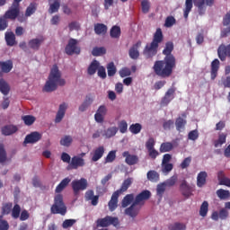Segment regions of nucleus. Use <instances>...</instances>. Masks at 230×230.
<instances>
[{
    "mask_svg": "<svg viewBox=\"0 0 230 230\" xmlns=\"http://www.w3.org/2000/svg\"><path fill=\"white\" fill-rule=\"evenodd\" d=\"M176 66L175 58H164L155 61L153 70L156 76H160V78H170L173 75V68Z\"/></svg>",
    "mask_w": 230,
    "mask_h": 230,
    "instance_id": "nucleus-1",
    "label": "nucleus"
},
{
    "mask_svg": "<svg viewBox=\"0 0 230 230\" xmlns=\"http://www.w3.org/2000/svg\"><path fill=\"white\" fill-rule=\"evenodd\" d=\"M58 85L61 87L66 85V80L62 78V73L58 70V66L53 65L49 79L43 87V91L44 93H53V91H57Z\"/></svg>",
    "mask_w": 230,
    "mask_h": 230,
    "instance_id": "nucleus-2",
    "label": "nucleus"
},
{
    "mask_svg": "<svg viewBox=\"0 0 230 230\" xmlns=\"http://www.w3.org/2000/svg\"><path fill=\"white\" fill-rule=\"evenodd\" d=\"M163 31L161 28L156 29L152 42L148 45H146L144 49V55H146L147 57H154L155 55H157V49L159 48V44L163 42Z\"/></svg>",
    "mask_w": 230,
    "mask_h": 230,
    "instance_id": "nucleus-3",
    "label": "nucleus"
},
{
    "mask_svg": "<svg viewBox=\"0 0 230 230\" xmlns=\"http://www.w3.org/2000/svg\"><path fill=\"white\" fill-rule=\"evenodd\" d=\"M50 213L52 215H61L62 217H65L66 213H67V207L64 203V196L62 194H57L54 197V203L50 208Z\"/></svg>",
    "mask_w": 230,
    "mask_h": 230,
    "instance_id": "nucleus-4",
    "label": "nucleus"
},
{
    "mask_svg": "<svg viewBox=\"0 0 230 230\" xmlns=\"http://www.w3.org/2000/svg\"><path fill=\"white\" fill-rule=\"evenodd\" d=\"M21 13V4H15L13 2L12 5L8 8V10L3 15L4 18L7 21H15L17 17H19Z\"/></svg>",
    "mask_w": 230,
    "mask_h": 230,
    "instance_id": "nucleus-5",
    "label": "nucleus"
},
{
    "mask_svg": "<svg viewBox=\"0 0 230 230\" xmlns=\"http://www.w3.org/2000/svg\"><path fill=\"white\" fill-rule=\"evenodd\" d=\"M97 227H109V226H119V219L118 217H112L111 216H106L103 218H99L96 221Z\"/></svg>",
    "mask_w": 230,
    "mask_h": 230,
    "instance_id": "nucleus-6",
    "label": "nucleus"
},
{
    "mask_svg": "<svg viewBox=\"0 0 230 230\" xmlns=\"http://www.w3.org/2000/svg\"><path fill=\"white\" fill-rule=\"evenodd\" d=\"M66 55H80L81 49L78 47V40L71 38L65 48Z\"/></svg>",
    "mask_w": 230,
    "mask_h": 230,
    "instance_id": "nucleus-7",
    "label": "nucleus"
},
{
    "mask_svg": "<svg viewBox=\"0 0 230 230\" xmlns=\"http://www.w3.org/2000/svg\"><path fill=\"white\" fill-rule=\"evenodd\" d=\"M72 190L76 195L79 191H84V190H87V180L85 178H81L80 180H74L72 181Z\"/></svg>",
    "mask_w": 230,
    "mask_h": 230,
    "instance_id": "nucleus-8",
    "label": "nucleus"
},
{
    "mask_svg": "<svg viewBox=\"0 0 230 230\" xmlns=\"http://www.w3.org/2000/svg\"><path fill=\"white\" fill-rule=\"evenodd\" d=\"M194 4L198 7L199 15H204L206 13V6H213L215 0H194Z\"/></svg>",
    "mask_w": 230,
    "mask_h": 230,
    "instance_id": "nucleus-9",
    "label": "nucleus"
},
{
    "mask_svg": "<svg viewBox=\"0 0 230 230\" xmlns=\"http://www.w3.org/2000/svg\"><path fill=\"white\" fill-rule=\"evenodd\" d=\"M109 110L107 109V106L101 105L97 109L95 114H94V119L96 123H103L105 121V117L107 116V112Z\"/></svg>",
    "mask_w": 230,
    "mask_h": 230,
    "instance_id": "nucleus-10",
    "label": "nucleus"
},
{
    "mask_svg": "<svg viewBox=\"0 0 230 230\" xmlns=\"http://www.w3.org/2000/svg\"><path fill=\"white\" fill-rule=\"evenodd\" d=\"M85 166V160L80 156L72 157L69 165L67 166V170H78V168H82Z\"/></svg>",
    "mask_w": 230,
    "mask_h": 230,
    "instance_id": "nucleus-11",
    "label": "nucleus"
},
{
    "mask_svg": "<svg viewBox=\"0 0 230 230\" xmlns=\"http://www.w3.org/2000/svg\"><path fill=\"white\" fill-rule=\"evenodd\" d=\"M175 91H177V89L173 86L169 88L167 90V93H165L164 96L162 98L161 105H164L165 107L169 105L172 100L175 98Z\"/></svg>",
    "mask_w": 230,
    "mask_h": 230,
    "instance_id": "nucleus-12",
    "label": "nucleus"
},
{
    "mask_svg": "<svg viewBox=\"0 0 230 230\" xmlns=\"http://www.w3.org/2000/svg\"><path fill=\"white\" fill-rule=\"evenodd\" d=\"M180 191L185 197V199H190L193 195V188L188 184L186 180H183L180 185Z\"/></svg>",
    "mask_w": 230,
    "mask_h": 230,
    "instance_id": "nucleus-13",
    "label": "nucleus"
},
{
    "mask_svg": "<svg viewBox=\"0 0 230 230\" xmlns=\"http://www.w3.org/2000/svg\"><path fill=\"white\" fill-rule=\"evenodd\" d=\"M140 209L141 207L134 201L129 208L125 209V215L131 217V218H136V217L139 215Z\"/></svg>",
    "mask_w": 230,
    "mask_h": 230,
    "instance_id": "nucleus-14",
    "label": "nucleus"
},
{
    "mask_svg": "<svg viewBox=\"0 0 230 230\" xmlns=\"http://www.w3.org/2000/svg\"><path fill=\"white\" fill-rule=\"evenodd\" d=\"M122 156L125 157V163L126 164H128V166H134V164L139 163V157L136 155H130L128 151L122 153Z\"/></svg>",
    "mask_w": 230,
    "mask_h": 230,
    "instance_id": "nucleus-15",
    "label": "nucleus"
},
{
    "mask_svg": "<svg viewBox=\"0 0 230 230\" xmlns=\"http://www.w3.org/2000/svg\"><path fill=\"white\" fill-rule=\"evenodd\" d=\"M40 139H42V135L37 131H34L25 137L24 143L25 145H33L34 143L40 141Z\"/></svg>",
    "mask_w": 230,
    "mask_h": 230,
    "instance_id": "nucleus-16",
    "label": "nucleus"
},
{
    "mask_svg": "<svg viewBox=\"0 0 230 230\" xmlns=\"http://www.w3.org/2000/svg\"><path fill=\"white\" fill-rule=\"evenodd\" d=\"M150 197H152V192H150L148 190H146L136 196L134 202L139 206V204L145 202V200H148Z\"/></svg>",
    "mask_w": 230,
    "mask_h": 230,
    "instance_id": "nucleus-17",
    "label": "nucleus"
},
{
    "mask_svg": "<svg viewBox=\"0 0 230 230\" xmlns=\"http://www.w3.org/2000/svg\"><path fill=\"white\" fill-rule=\"evenodd\" d=\"M66 111H67V104L63 102L59 105L58 111L56 115L55 123H60L62 119H64V116H66Z\"/></svg>",
    "mask_w": 230,
    "mask_h": 230,
    "instance_id": "nucleus-18",
    "label": "nucleus"
},
{
    "mask_svg": "<svg viewBox=\"0 0 230 230\" xmlns=\"http://www.w3.org/2000/svg\"><path fill=\"white\" fill-rule=\"evenodd\" d=\"M218 69H220V61L218 59H214L211 62V69H210L211 80H215L217 76H218Z\"/></svg>",
    "mask_w": 230,
    "mask_h": 230,
    "instance_id": "nucleus-19",
    "label": "nucleus"
},
{
    "mask_svg": "<svg viewBox=\"0 0 230 230\" xmlns=\"http://www.w3.org/2000/svg\"><path fill=\"white\" fill-rule=\"evenodd\" d=\"M181 116L183 117H178L175 120V127H176V130L178 132H182V130H184L185 127H186V113H182Z\"/></svg>",
    "mask_w": 230,
    "mask_h": 230,
    "instance_id": "nucleus-20",
    "label": "nucleus"
},
{
    "mask_svg": "<svg viewBox=\"0 0 230 230\" xmlns=\"http://www.w3.org/2000/svg\"><path fill=\"white\" fill-rule=\"evenodd\" d=\"M118 199H119V193L114 191L111 195V200L108 203L110 211H116L118 208Z\"/></svg>",
    "mask_w": 230,
    "mask_h": 230,
    "instance_id": "nucleus-21",
    "label": "nucleus"
},
{
    "mask_svg": "<svg viewBox=\"0 0 230 230\" xmlns=\"http://www.w3.org/2000/svg\"><path fill=\"white\" fill-rule=\"evenodd\" d=\"M217 54L219 58H226V57H230V43L227 46L224 44L220 45L217 49Z\"/></svg>",
    "mask_w": 230,
    "mask_h": 230,
    "instance_id": "nucleus-22",
    "label": "nucleus"
},
{
    "mask_svg": "<svg viewBox=\"0 0 230 230\" xmlns=\"http://www.w3.org/2000/svg\"><path fill=\"white\" fill-rule=\"evenodd\" d=\"M103 154H105V147L103 146L96 147L93 150V155L92 156V161H93V163H96L97 161H100V159H102L103 157Z\"/></svg>",
    "mask_w": 230,
    "mask_h": 230,
    "instance_id": "nucleus-23",
    "label": "nucleus"
},
{
    "mask_svg": "<svg viewBox=\"0 0 230 230\" xmlns=\"http://www.w3.org/2000/svg\"><path fill=\"white\" fill-rule=\"evenodd\" d=\"M11 89L12 88L10 87V84H8L4 78H0V93L4 96H8V94H10Z\"/></svg>",
    "mask_w": 230,
    "mask_h": 230,
    "instance_id": "nucleus-24",
    "label": "nucleus"
},
{
    "mask_svg": "<svg viewBox=\"0 0 230 230\" xmlns=\"http://www.w3.org/2000/svg\"><path fill=\"white\" fill-rule=\"evenodd\" d=\"M19 128L15 125H5L2 128L1 132L3 136H12L15 134Z\"/></svg>",
    "mask_w": 230,
    "mask_h": 230,
    "instance_id": "nucleus-25",
    "label": "nucleus"
},
{
    "mask_svg": "<svg viewBox=\"0 0 230 230\" xmlns=\"http://www.w3.org/2000/svg\"><path fill=\"white\" fill-rule=\"evenodd\" d=\"M42 42H44L43 37L32 39L29 41V48H31V49H34V51H38Z\"/></svg>",
    "mask_w": 230,
    "mask_h": 230,
    "instance_id": "nucleus-26",
    "label": "nucleus"
},
{
    "mask_svg": "<svg viewBox=\"0 0 230 230\" xmlns=\"http://www.w3.org/2000/svg\"><path fill=\"white\" fill-rule=\"evenodd\" d=\"M139 48H141V41H137L129 49L128 54L130 58H139Z\"/></svg>",
    "mask_w": 230,
    "mask_h": 230,
    "instance_id": "nucleus-27",
    "label": "nucleus"
},
{
    "mask_svg": "<svg viewBox=\"0 0 230 230\" xmlns=\"http://www.w3.org/2000/svg\"><path fill=\"white\" fill-rule=\"evenodd\" d=\"M133 181L134 180L132 178H128L124 180L121 184V187L119 188V190H117L116 192H118L119 195H121V193H125V191H127V190H128V188L132 186Z\"/></svg>",
    "mask_w": 230,
    "mask_h": 230,
    "instance_id": "nucleus-28",
    "label": "nucleus"
},
{
    "mask_svg": "<svg viewBox=\"0 0 230 230\" xmlns=\"http://www.w3.org/2000/svg\"><path fill=\"white\" fill-rule=\"evenodd\" d=\"M208 179V172L205 171L199 172L197 176V186L198 188H202L206 184V180Z\"/></svg>",
    "mask_w": 230,
    "mask_h": 230,
    "instance_id": "nucleus-29",
    "label": "nucleus"
},
{
    "mask_svg": "<svg viewBox=\"0 0 230 230\" xmlns=\"http://www.w3.org/2000/svg\"><path fill=\"white\" fill-rule=\"evenodd\" d=\"M49 13H57L60 10V0H49Z\"/></svg>",
    "mask_w": 230,
    "mask_h": 230,
    "instance_id": "nucleus-30",
    "label": "nucleus"
},
{
    "mask_svg": "<svg viewBox=\"0 0 230 230\" xmlns=\"http://www.w3.org/2000/svg\"><path fill=\"white\" fill-rule=\"evenodd\" d=\"M0 68L2 73H10L13 69V62L7 60L5 62L0 61Z\"/></svg>",
    "mask_w": 230,
    "mask_h": 230,
    "instance_id": "nucleus-31",
    "label": "nucleus"
},
{
    "mask_svg": "<svg viewBox=\"0 0 230 230\" xmlns=\"http://www.w3.org/2000/svg\"><path fill=\"white\" fill-rule=\"evenodd\" d=\"M172 51H173V42L169 41L165 44V48L163 50V55H165V58H173Z\"/></svg>",
    "mask_w": 230,
    "mask_h": 230,
    "instance_id": "nucleus-32",
    "label": "nucleus"
},
{
    "mask_svg": "<svg viewBox=\"0 0 230 230\" xmlns=\"http://www.w3.org/2000/svg\"><path fill=\"white\" fill-rule=\"evenodd\" d=\"M107 25L103 23H95L94 24V31L96 35H105L107 33Z\"/></svg>",
    "mask_w": 230,
    "mask_h": 230,
    "instance_id": "nucleus-33",
    "label": "nucleus"
},
{
    "mask_svg": "<svg viewBox=\"0 0 230 230\" xmlns=\"http://www.w3.org/2000/svg\"><path fill=\"white\" fill-rule=\"evenodd\" d=\"M118 127H110L104 131L103 136L107 139H111V137H114L118 134Z\"/></svg>",
    "mask_w": 230,
    "mask_h": 230,
    "instance_id": "nucleus-34",
    "label": "nucleus"
},
{
    "mask_svg": "<svg viewBox=\"0 0 230 230\" xmlns=\"http://www.w3.org/2000/svg\"><path fill=\"white\" fill-rule=\"evenodd\" d=\"M5 42L7 46H15L17 44V41H15V34L11 32H5Z\"/></svg>",
    "mask_w": 230,
    "mask_h": 230,
    "instance_id": "nucleus-35",
    "label": "nucleus"
},
{
    "mask_svg": "<svg viewBox=\"0 0 230 230\" xmlns=\"http://www.w3.org/2000/svg\"><path fill=\"white\" fill-rule=\"evenodd\" d=\"M71 182V179L69 178H65L61 181V182L56 187V193H62L67 184Z\"/></svg>",
    "mask_w": 230,
    "mask_h": 230,
    "instance_id": "nucleus-36",
    "label": "nucleus"
},
{
    "mask_svg": "<svg viewBox=\"0 0 230 230\" xmlns=\"http://www.w3.org/2000/svg\"><path fill=\"white\" fill-rule=\"evenodd\" d=\"M71 182V179L69 178H65L61 181V182L56 187V193H62L67 184Z\"/></svg>",
    "mask_w": 230,
    "mask_h": 230,
    "instance_id": "nucleus-37",
    "label": "nucleus"
},
{
    "mask_svg": "<svg viewBox=\"0 0 230 230\" xmlns=\"http://www.w3.org/2000/svg\"><path fill=\"white\" fill-rule=\"evenodd\" d=\"M71 182V179L69 178H65L61 181V182L56 187V193H62L67 184Z\"/></svg>",
    "mask_w": 230,
    "mask_h": 230,
    "instance_id": "nucleus-38",
    "label": "nucleus"
},
{
    "mask_svg": "<svg viewBox=\"0 0 230 230\" xmlns=\"http://www.w3.org/2000/svg\"><path fill=\"white\" fill-rule=\"evenodd\" d=\"M110 36L111 39H119L121 37V28L118 25L112 26L110 31Z\"/></svg>",
    "mask_w": 230,
    "mask_h": 230,
    "instance_id": "nucleus-39",
    "label": "nucleus"
},
{
    "mask_svg": "<svg viewBox=\"0 0 230 230\" xmlns=\"http://www.w3.org/2000/svg\"><path fill=\"white\" fill-rule=\"evenodd\" d=\"M192 9H193V0H186L185 8L183 10L184 19H188V15H190V12H191Z\"/></svg>",
    "mask_w": 230,
    "mask_h": 230,
    "instance_id": "nucleus-40",
    "label": "nucleus"
},
{
    "mask_svg": "<svg viewBox=\"0 0 230 230\" xmlns=\"http://www.w3.org/2000/svg\"><path fill=\"white\" fill-rule=\"evenodd\" d=\"M172 150H173V144L172 142H164L160 146L161 154L172 152Z\"/></svg>",
    "mask_w": 230,
    "mask_h": 230,
    "instance_id": "nucleus-41",
    "label": "nucleus"
},
{
    "mask_svg": "<svg viewBox=\"0 0 230 230\" xmlns=\"http://www.w3.org/2000/svg\"><path fill=\"white\" fill-rule=\"evenodd\" d=\"M218 85L224 89H230V75L222 76L218 81Z\"/></svg>",
    "mask_w": 230,
    "mask_h": 230,
    "instance_id": "nucleus-42",
    "label": "nucleus"
},
{
    "mask_svg": "<svg viewBox=\"0 0 230 230\" xmlns=\"http://www.w3.org/2000/svg\"><path fill=\"white\" fill-rule=\"evenodd\" d=\"M132 202H134V194H128L123 198L121 206L122 208H128Z\"/></svg>",
    "mask_w": 230,
    "mask_h": 230,
    "instance_id": "nucleus-43",
    "label": "nucleus"
},
{
    "mask_svg": "<svg viewBox=\"0 0 230 230\" xmlns=\"http://www.w3.org/2000/svg\"><path fill=\"white\" fill-rule=\"evenodd\" d=\"M99 67H100V62L94 59L88 67V75H94L96 71H98Z\"/></svg>",
    "mask_w": 230,
    "mask_h": 230,
    "instance_id": "nucleus-44",
    "label": "nucleus"
},
{
    "mask_svg": "<svg viewBox=\"0 0 230 230\" xmlns=\"http://www.w3.org/2000/svg\"><path fill=\"white\" fill-rule=\"evenodd\" d=\"M217 195L220 200H227V199L230 197V192L229 190L219 189L217 190Z\"/></svg>",
    "mask_w": 230,
    "mask_h": 230,
    "instance_id": "nucleus-45",
    "label": "nucleus"
},
{
    "mask_svg": "<svg viewBox=\"0 0 230 230\" xmlns=\"http://www.w3.org/2000/svg\"><path fill=\"white\" fill-rule=\"evenodd\" d=\"M37 12V4L31 3L25 11V17H31Z\"/></svg>",
    "mask_w": 230,
    "mask_h": 230,
    "instance_id": "nucleus-46",
    "label": "nucleus"
},
{
    "mask_svg": "<svg viewBox=\"0 0 230 230\" xmlns=\"http://www.w3.org/2000/svg\"><path fill=\"white\" fill-rule=\"evenodd\" d=\"M105 53H107V49L104 47H95L92 51L93 57H102V55H105Z\"/></svg>",
    "mask_w": 230,
    "mask_h": 230,
    "instance_id": "nucleus-47",
    "label": "nucleus"
},
{
    "mask_svg": "<svg viewBox=\"0 0 230 230\" xmlns=\"http://www.w3.org/2000/svg\"><path fill=\"white\" fill-rule=\"evenodd\" d=\"M226 137H227V135H226L224 133L219 134L218 139L215 140V142H214V146L216 148H218V146H222V145H224V143H226Z\"/></svg>",
    "mask_w": 230,
    "mask_h": 230,
    "instance_id": "nucleus-48",
    "label": "nucleus"
},
{
    "mask_svg": "<svg viewBox=\"0 0 230 230\" xmlns=\"http://www.w3.org/2000/svg\"><path fill=\"white\" fill-rule=\"evenodd\" d=\"M147 179L151 182H159V174L155 171H149L147 172Z\"/></svg>",
    "mask_w": 230,
    "mask_h": 230,
    "instance_id": "nucleus-49",
    "label": "nucleus"
},
{
    "mask_svg": "<svg viewBox=\"0 0 230 230\" xmlns=\"http://www.w3.org/2000/svg\"><path fill=\"white\" fill-rule=\"evenodd\" d=\"M142 129L143 126L140 123H135L129 126V132H131V134H139Z\"/></svg>",
    "mask_w": 230,
    "mask_h": 230,
    "instance_id": "nucleus-50",
    "label": "nucleus"
},
{
    "mask_svg": "<svg viewBox=\"0 0 230 230\" xmlns=\"http://www.w3.org/2000/svg\"><path fill=\"white\" fill-rule=\"evenodd\" d=\"M209 210V203L208 201H204L199 208V215L200 217H207L208 211Z\"/></svg>",
    "mask_w": 230,
    "mask_h": 230,
    "instance_id": "nucleus-51",
    "label": "nucleus"
},
{
    "mask_svg": "<svg viewBox=\"0 0 230 230\" xmlns=\"http://www.w3.org/2000/svg\"><path fill=\"white\" fill-rule=\"evenodd\" d=\"M170 230H186V225L184 223L176 222L169 226Z\"/></svg>",
    "mask_w": 230,
    "mask_h": 230,
    "instance_id": "nucleus-52",
    "label": "nucleus"
},
{
    "mask_svg": "<svg viewBox=\"0 0 230 230\" xmlns=\"http://www.w3.org/2000/svg\"><path fill=\"white\" fill-rule=\"evenodd\" d=\"M22 119L28 127H30L35 123L36 119L32 115H25L22 118Z\"/></svg>",
    "mask_w": 230,
    "mask_h": 230,
    "instance_id": "nucleus-53",
    "label": "nucleus"
},
{
    "mask_svg": "<svg viewBox=\"0 0 230 230\" xmlns=\"http://www.w3.org/2000/svg\"><path fill=\"white\" fill-rule=\"evenodd\" d=\"M107 71H108V76H114L117 72L116 66L114 65V62H111L107 65Z\"/></svg>",
    "mask_w": 230,
    "mask_h": 230,
    "instance_id": "nucleus-54",
    "label": "nucleus"
},
{
    "mask_svg": "<svg viewBox=\"0 0 230 230\" xmlns=\"http://www.w3.org/2000/svg\"><path fill=\"white\" fill-rule=\"evenodd\" d=\"M71 143H73V137L71 136H65L60 140V145L62 146H71Z\"/></svg>",
    "mask_w": 230,
    "mask_h": 230,
    "instance_id": "nucleus-55",
    "label": "nucleus"
},
{
    "mask_svg": "<svg viewBox=\"0 0 230 230\" xmlns=\"http://www.w3.org/2000/svg\"><path fill=\"white\" fill-rule=\"evenodd\" d=\"M119 130L120 134L127 133V130H128V124L127 123V120H120L119 122Z\"/></svg>",
    "mask_w": 230,
    "mask_h": 230,
    "instance_id": "nucleus-56",
    "label": "nucleus"
},
{
    "mask_svg": "<svg viewBox=\"0 0 230 230\" xmlns=\"http://www.w3.org/2000/svg\"><path fill=\"white\" fill-rule=\"evenodd\" d=\"M0 163H6V150L3 143H0Z\"/></svg>",
    "mask_w": 230,
    "mask_h": 230,
    "instance_id": "nucleus-57",
    "label": "nucleus"
},
{
    "mask_svg": "<svg viewBox=\"0 0 230 230\" xmlns=\"http://www.w3.org/2000/svg\"><path fill=\"white\" fill-rule=\"evenodd\" d=\"M12 217L14 219H17L19 217H21V206L19 204H15L13 208Z\"/></svg>",
    "mask_w": 230,
    "mask_h": 230,
    "instance_id": "nucleus-58",
    "label": "nucleus"
},
{
    "mask_svg": "<svg viewBox=\"0 0 230 230\" xmlns=\"http://www.w3.org/2000/svg\"><path fill=\"white\" fill-rule=\"evenodd\" d=\"M119 75L120 78H126V76H130V75H132V71L128 67H122L119 71Z\"/></svg>",
    "mask_w": 230,
    "mask_h": 230,
    "instance_id": "nucleus-59",
    "label": "nucleus"
},
{
    "mask_svg": "<svg viewBox=\"0 0 230 230\" xmlns=\"http://www.w3.org/2000/svg\"><path fill=\"white\" fill-rule=\"evenodd\" d=\"M105 163H114L116 161V151H110L104 159Z\"/></svg>",
    "mask_w": 230,
    "mask_h": 230,
    "instance_id": "nucleus-60",
    "label": "nucleus"
},
{
    "mask_svg": "<svg viewBox=\"0 0 230 230\" xmlns=\"http://www.w3.org/2000/svg\"><path fill=\"white\" fill-rule=\"evenodd\" d=\"M13 206L12 203H4L2 207V215H10Z\"/></svg>",
    "mask_w": 230,
    "mask_h": 230,
    "instance_id": "nucleus-61",
    "label": "nucleus"
},
{
    "mask_svg": "<svg viewBox=\"0 0 230 230\" xmlns=\"http://www.w3.org/2000/svg\"><path fill=\"white\" fill-rule=\"evenodd\" d=\"M141 6L143 13H148L150 12V2L148 0H142Z\"/></svg>",
    "mask_w": 230,
    "mask_h": 230,
    "instance_id": "nucleus-62",
    "label": "nucleus"
},
{
    "mask_svg": "<svg viewBox=\"0 0 230 230\" xmlns=\"http://www.w3.org/2000/svg\"><path fill=\"white\" fill-rule=\"evenodd\" d=\"M173 125H175V122L172 119H169L163 123V128L164 130H171L173 128Z\"/></svg>",
    "mask_w": 230,
    "mask_h": 230,
    "instance_id": "nucleus-63",
    "label": "nucleus"
},
{
    "mask_svg": "<svg viewBox=\"0 0 230 230\" xmlns=\"http://www.w3.org/2000/svg\"><path fill=\"white\" fill-rule=\"evenodd\" d=\"M10 229V225L8 221L3 219V215L0 216V230H8Z\"/></svg>",
    "mask_w": 230,
    "mask_h": 230,
    "instance_id": "nucleus-64",
    "label": "nucleus"
}]
</instances>
